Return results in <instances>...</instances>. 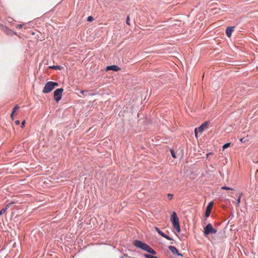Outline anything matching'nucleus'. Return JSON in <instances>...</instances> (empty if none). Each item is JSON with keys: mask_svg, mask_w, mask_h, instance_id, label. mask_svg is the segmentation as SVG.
I'll list each match as a JSON object with an SVG mask.
<instances>
[{"mask_svg": "<svg viewBox=\"0 0 258 258\" xmlns=\"http://www.w3.org/2000/svg\"><path fill=\"white\" fill-rule=\"evenodd\" d=\"M133 243L135 246L142 249L144 243L140 240H136L134 241Z\"/></svg>", "mask_w": 258, "mask_h": 258, "instance_id": "9d476101", "label": "nucleus"}, {"mask_svg": "<svg viewBox=\"0 0 258 258\" xmlns=\"http://www.w3.org/2000/svg\"><path fill=\"white\" fill-rule=\"evenodd\" d=\"M197 128H196L195 131V135H196V136H197Z\"/></svg>", "mask_w": 258, "mask_h": 258, "instance_id": "c756f323", "label": "nucleus"}, {"mask_svg": "<svg viewBox=\"0 0 258 258\" xmlns=\"http://www.w3.org/2000/svg\"><path fill=\"white\" fill-rule=\"evenodd\" d=\"M242 196V193L240 194V195H239L237 199L236 200V202H237V204L238 206H239V204H240V199H241V198Z\"/></svg>", "mask_w": 258, "mask_h": 258, "instance_id": "2eb2a0df", "label": "nucleus"}, {"mask_svg": "<svg viewBox=\"0 0 258 258\" xmlns=\"http://www.w3.org/2000/svg\"><path fill=\"white\" fill-rule=\"evenodd\" d=\"M170 152H171V154L172 157L174 158H176V154H175V153L174 152V151L173 150H171Z\"/></svg>", "mask_w": 258, "mask_h": 258, "instance_id": "6ab92c4d", "label": "nucleus"}, {"mask_svg": "<svg viewBox=\"0 0 258 258\" xmlns=\"http://www.w3.org/2000/svg\"><path fill=\"white\" fill-rule=\"evenodd\" d=\"M13 203H9L8 204H7L6 207H5V209H6V210L10 208V206L13 204Z\"/></svg>", "mask_w": 258, "mask_h": 258, "instance_id": "b1692460", "label": "nucleus"}, {"mask_svg": "<svg viewBox=\"0 0 258 258\" xmlns=\"http://www.w3.org/2000/svg\"><path fill=\"white\" fill-rule=\"evenodd\" d=\"M120 70V68L116 65H112V66H107L106 68V71L112 70L113 71L117 72V71H119Z\"/></svg>", "mask_w": 258, "mask_h": 258, "instance_id": "1a4fd4ad", "label": "nucleus"}, {"mask_svg": "<svg viewBox=\"0 0 258 258\" xmlns=\"http://www.w3.org/2000/svg\"><path fill=\"white\" fill-rule=\"evenodd\" d=\"M163 237L165 238L166 239H168V240H172L173 239L172 237L166 235L164 234V236H163Z\"/></svg>", "mask_w": 258, "mask_h": 258, "instance_id": "aec40b11", "label": "nucleus"}, {"mask_svg": "<svg viewBox=\"0 0 258 258\" xmlns=\"http://www.w3.org/2000/svg\"><path fill=\"white\" fill-rule=\"evenodd\" d=\"M58 86V83L56 82L51 81L48 82L45 85L42 92L43 93H48L50 92L55 88V87H57Z\"/></svg>", "mask_w": 258, "mask_h": 258, "instance_id": "f257e3e1", "label": "nucleus"}, {"mask_svg": "<svg viewBox=\"0 0 258 258\" xmlns=\"http://www.w3.org/2000/svg\"><path fill=\"white\" fill-rule=\"evenodd\" d=\"M230 143H227L225 144L222 147L223 150L226 149V148L229 147L230 146Z\"/></svg>", "mask_w": 258, "mask_h": 258, "instance_id": "f3484780", "label": "nucleus"}, {"mask_svg": "<svg viewBox=\"0 0 258 258\" xmlns=\"http://www.w3.org/2000/svg\"><path fill=\"white\" fill-rule=\"evenodd\" d=\"M63 91L62 88H59L55 90L54 92V99L56 101L58 102L62 97V93Z\"/></svg>", "mask_w": 258, "mask_h": 258, "instance_id": "20e7f679", "label": "nucleus"}, {"mask_svg": "<svg viewBox=\"0 0 258 258\" xmlns=\"http://www.w3.org/2000/svg\"><path fill=\"white\" fill-rule=\"evenodd\" d=\"M93 18L92 16H89L87 18V21L89 22H92L93 21Z\"/></svg>", "mask_w": 258, "mask_h": 258, "instance_id": "5701e85b", "label": "nucleus"}, {"mask_svg": "<svg viewBox=\"0 0 258 258\" xmlns=\"http://www.w3.org/2000/svg\"><path fill=\"white\" fill-rule=\"evenodd\" d=\"M217 230L213 227L211 224H208L204 229V233L205 236H207L210 234H215Z\"/></svg>", "mask_w": 258, "mask_h": 258, "instance_id": "7ed1b4c3", "label": "nucleus"}, {"mask_svg": "<svg viewBox=\"0 0 258 258\" xmlns=\"http://www.w3.org/2000/svg\"><path fill=\"white\" fill-rule=\"evenodd\" d=\"M49 68L50 69L55 70H61V67L59 66H50Z\"/></svg>", "mask_w": 258, "mask_h": 258, "instance_id": "4468645a", "label": "nucleus"}, {"mask_svg": "<svg viewBox=\"0 0 258 258\" xmlns=\"http://www.w3.org/2000/svg\"><path fill=\"white\" fill-rule=\"evenodd\" d=\"M168 249L171 251V252L173 254H176L177 255L182 256V254L178 252L177 249L175 246H169Z\"/></svg>", "mask_w": 258, "mask_h": 258, "instance_id": "6e6552de", "label": "nucleus"}, {"mask_svg": "<svg viewBox=\"0 0 258 258\" xmlns=\"http://www.w3.org/2000/svg\"><path fill=\"white\" fill-rule=\"evenodd\" d=\"M23 25L19 24L17 26V29H21Z\"/></svg>", "mask_w": 258, "mask_h": 258, "instance_id": "bb28decb", "label": "nucleus"}, {"mask_svg": "<svg viewBox=\"0 0 258 258\" xmlns=\"http://www.w3.org/2000/svg\"><path fill=\"white\" fill-rule=\"evenodd\" d=\"M0 27H2L3 28V31H5V32H6L7 34H8L9 29H8V28L7 27H5V26H4L2 25H0Z\"/></svg>", "mask_w": 258, "mask_h": 258, "instance_id": "dca6fc26", "label": "nucleus"}, {"mask_svg": "<svg viewBox=\"0 0 258 258\" xmlns=\"http://www.w3.org/2000/svg\"><path fill=\"white\" fill-rule=\"evenodd\" d=\"M221 188L222 189H224V190H233L232 188H230V187H229L228 186H223Z\"/></svg>", "mask_w": 258, "mask_h": 258, "instance_id": "a211bd4d", "label": "nucleus"}, {"mask_svg": "<svg viewBox=\"0 0 258 258\" xmlns=\"http://www.w3.org/2000/svg\"><path fill=\"white\" fill-rule=\"evenodd\" d=\"M213 203L212 202H210L209 205H208L206 211L205 212V217H209L210 216V213L211 212V210L213 207Z\"/></svg>", "mask_w": 258, "mask_h": 258, "instance_id": "423d86ee", "label": "nucleus"}, {"mask_svg": "<svg viewBox=\"0 0 258 258\" xmlns=\"http://www.w3.org/2000/svg\"><path fill=\"white\" fill-rule=\"evenodd\" d=\"M173 195L171 194H168L167 195V198L169 200H171L173 198Z\"/></svg>", "mask_w": 258, "mask_h": 258, "instance_id": "4be33fe9", "label": "nucleus"}, {"mask_svg": "<svg viewBox=\"0 0 258 258\" xmlns=\"http://www.w3.org/2000/svg\"><path fill=\"white\" fill-rule=\"evenodd\" d=\"M142 249L147 251L152 254H155L156 253V251L153 249L145 243H144Z\"/></svg>", "mask_w": 258, "mask_h": 258, "instance_id": "39448f33", "label": "nucleus"}, {"mask_svg": "<svg viewBox=\"0 0 258 258\" xmlns=\"http://www.w3.org/2000/svg\"><path fill=\"white\" fill-rule=\"evenodd\" d=\"M84 92H85V91H84H84H81V94H83Z\"/></svg>", "mask_w": 258, "mask_h": 258, "instance_id": "7c9ffc66", "label": "nucleus"}, {"mask_svg": "<svg viewBox=\"0 0 258 258\" xmlns=\"http://www.w3.org/2000/svg\"><path fill=\"white\" fill-rule=\"evenodd\" d=\"M155 229L158 232V233L160 234L161 236H162V237L164 236V233L161 230H160L159 228H158L157 227H155Z\"/></svg>", "mask_w": 258, "mask_h": 258, "instance_id": "ddd939ff", "label": "nucleus"}, {"mask_svg": "<svg viewBox=\"0 0 258 258\" xmlns=\"http://www.w3.org/2000/svg\"><path fill=\"white\" fill-rule=\"evenodd\" d=\"M25 121L23 120L21 124V127H23L25 126Z\"/></svg>", "mask_w": 258, "mask_h": 258, "instance_id": "a878e982", "label": "nucleus"}, {"mask_svg": "<svg viewBox=\"0 0 258 258\" xmlns=\"http://www.w3.org/2000/svg\"><path fill=\"white\" fill-rule=\"evenodd\" d=\"M15 123H16V124H19V123H20V121H19V120H16V121H15Z\"/></svg>", "mask_w": 258, "mask_h": 258, "instance_id": "cd10ccee", "label": "nucleus"}, {"mask_svg": "<svg viewBox=\"0 0 258 258\" xmlns=\"http://www.w3.org/2000/svg\"><path fill=\"white\" fill-rule=\"evenodd\" d=\"M233 28L234 27H228L226 29V34L229 38L231 36L232 32L233 31Z\"/></svg>", "mask_w": 258, "mask_h": 258, "instance_id": "9b49d317", "label": "nucleus"}, {"mask_svg": "<svg viewBox=\"0 0 258 258\" xmlns=\"http://www.w3.org/2000/svg\"><path fill=\"white\" fill-rule=\"evenodd\" d=\"M130 20L129 16H127V18H126V23L128 25H130Z\"/></svg>", "mask_w": 258, "mask_h": 258, "instance_id": "393cba45", "label": "nucleus"}, {"mask_svg": "<svg viewBox=\"0 0 258 258\" xmlns=\"http://www.w3.org/2000/svg\"><path fill=\"white\" fill-rule=\"evenodd\" d=\"M212 153H208V154H207V157H208L209 156H210V155H212Z\"/></svg>", "mask_w": 258, "mask_h": 258, "instance_id": "c85d7f7f", "label": "nucleus"}, {"mask_svg": "<svg viewBox=\"0 0 258 258\" xmlns=\"http://www.w3.org/2000/svg\"><path fill=\"white\" fill-rule=\"evenodd\" d=\"M19 108V107L18 106V105H16L13 109V111L11 113V118H13V116L14 115V113L15 112L17 111Z\"/></svg>", "mask_w": 258, "mask_h": 258, "instance_id": "f8f14e48", "label": "nucleus"}, {"mask_svg": "<svg viewBox=\"0 0 258 258\" xmlns=\"http://www.w3.org/2000/svg\"><path fill=\"white\" fill-rule=\"evenodd\" d=\"M171 221L173 224L174 228L178 232L180 231V227L179 223V220L177 216L176 213L173 212L171 216Z\"/></svg>", "mask_w": 258, "mask_h": 258, "instance_id": "f03ea898", "label": "nucleus"}, {"mask_svg": "<svg viewBox=\"0 0 258 258\" xmlns=\"http://www.w3.org/2000/svg\"><path fill=\"white\" fill-rule=\"evenodd\" d=\"M6 212V209H2L0 211V216L4 214Z\"/></svg>", "mask_w": 258, "mask_h": 258, "instance_id": "412c9836", "label": "nucleus"}, {"mask_svg": "<svg viewBox=\"0 0 258 258\" xmlns=\"http://www.w3.org/2000/svg\"><path fill=\"white\" fill-rule=\"evenodd\" d=\"M209 121H205L198 128V130L200 132L202 133L205 130L208 128V124H209Z\"/></svg>", "mask_w": 258, "mask_h": 258, "instance_id": "0eeeda50", "label": "nucleus"}]
</instances>
